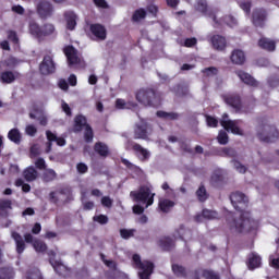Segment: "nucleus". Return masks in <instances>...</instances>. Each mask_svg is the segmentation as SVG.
Here are the masks:
<instances>
[{"mask_svg":"<svg viewBox=\"0 0 279 279\" xmlns=\"http://www.w3.org/2000/svg\"><path fill=\"white\" fill-rule=\"evenodd\" d=\"M235 73L238 77L241 80V82H243L247 86H253V87L258 86V83L256 82V80L252 77V75H250L247 72L236 71Z\"/></svg>","mask_w":279,"mask_h":279,"instance_id":"obj_18","label":"nucleus"},{"mask_svg":"<svg viewBox=\"0 0 279 279\" xmlns=\"http://www.w3.org/2000/svg\"><path fill=\"white\" fill-rule=\"evenodd\" d=\"M196 10H198V12H206L208 10V4L206 3V0H198L196 4Z\"/></svg>","mask_w":279,"mask_h":279,"instance_id":"obj_51","label":"nucleus"},{"mask_svg":"<svg viewBox=\"0 0 279 279\" xmlns=\"http://www.w3.org/2000/svg\"><path fill=\"white\" fill-rule=\"evenodd\" d=\"M14 269L12 268H1L0 269V279H13Z\"/></svg>","mask_w":279,"mask_h":279,"instance_id":"obj_35","label":"nucleus"},{"mask_svg":"<svg viewBox=\"0 0 279 279\" xmlns=\"http://www.w3.org/2000/svg\"><path fill=\"white\" fill-rule=\"evenodd\" d=\"M12 208V202L0 199V210H10Z\"/></svg>","mask_w":279,"mask_h":279,"instance_id":"obj_56","label":"nucleus"},{"mask_svg":"<svg viewBox=\"0 0 279 279\" xmlns=\"http://www.w3.org/2000/svg\"><path fill=\"white\" fill-rule=\"evenodd\" d=\"M202 276L205 279H220L219 275H217V272H215L213 270H203Z\"/></svg>","mask_w":279,"mask_h":279,"instance_id":"obj_46","label":"nucleus"},{"mask_svg":"<svg viewBox=\"0 0 279 279\" xmlns=\"http://www.w3.org/2000/svg\"><path fill=\"white\" fill-rule=\"evenodd\" d=\"M11 236L15 241L17 254H23V252H25V242L23 241L21 234L13 231Z\"/></svg>","mask_w":279,"mask_h":279,"instance_id":"obj_25","label":"nucleus"},{"mask_svg":"<svg viewBox=\"0 0 279 279\" xmlns=\"http://www.w3.org/2000/svg\"><path fill=\"white\" fill-rule=\"evenodd\" d=\"M63 51L65 53V57L68 58V64L70 66H75L76 69H80V66H84L82 56L73 46H66Z\"/></svg>","mask_w":279,"mask_h":279,"instance_id":"obj_5","label":"nucleus"},{"mask_svg":"<svg viewBox=\"0 0 279 279\" xmlns=\"http://www.w3.org/2000/svg\"><path fill=\"white\" fill-rule=\"evenodd\" d=\"M218 218H219V214H217V211L210 210V209H204L202 215L196 216V221H198V223H202L204 219H218Z\"/></svg>","mask_w":279,"mask_h":279,"instance_id":"obj_21","label":"nucleus"},{"mask_svg":"<svg viewBox=\"0 0 279 279\" xmlns=\"http://www.w3.org/2000/svg\"><path fill=\"white\" fill-rule=\"evenodd\" d=\"M101 205L105 206V208H112V198L109 196H104L101 198Z\"/></svg>","mask_w":279,"mask_h":279,"instance_id":"obj_58","label":"nucleus"},{"mask_svg":"<svg viewBox=\"0 0 279 279\" xmlns=\"http://www.w3.org/2000/svg\"><path fill=\"white\" fill-rule=\"evenodd\" d=\"M37 12L41 19H47L53 14V5L49 1H41L37 5Z\"/></svg>","mask_w":279,"mask_h":279,"instance_id":"obj_16","label":"nucleus"},{"mask_svg":"<svg viewBox=\"0 0 279 279\" xmlns=\"http://www.w3.org/2000/svg\"><path fill=\"white\" fill-rule=\"evenodd\" d=\"M94 221H97L98 223H108V216L99 215L94 217Z\"/></svg>","mask_w":279,"mask_h":279,"instance_id":"obj_61","label":"nucleus"},{"mask_svg":"<svg viewBox=\"0 0 279 279\" xmlns=\"http://www.w3.org/2000/svg\"><path fill=\"white\" fill-rule=\"evenodd\" d=\"M258 47H260V49H265L266 51H275L276 50V41H274L269 38L262 37L258 40Z\"/></svg>","mask_w":279,"mask_h":279,"instance_id":"obj_22","label":"nucleus"},{"mask_svg":"<svg viewBox=\"0 0 279 279\" xmlns=\"http://www.w3.org/2000/svg\"><path fill=\"white\" fill-rule=\"evenodd\" d=\"M232 163H233L234 169L238 170L239 173H245L247 171V168H245V166L241 165V162L233 160Z\"/></svg>","mask_w":279,"mask_h":279,"instance_id":"obj_53","label":"nucleus"},{"mask_svg":"<svg viewBox=\"0 0 279 279\" xmlns=\"http://www.w3.org/2000/svg\"><path fill=\"white\" fill-rule=\"evenodd\" d=\"M95 151H97V154H99L100 156H108V146L102 143H97L95 145Z\"/></svg>","mask_w":279,"mask_h":279,"instance_id":"obj_41","label":"nucleus"},{"mask_svg":"<svg viewBox=\"0 0 279 279\" xmlns=\"http://www.w3.org/2000/svg\"><path fill=\"white\" fill-rule=\"evenodd\" d=\"M269 264L270 266L274 267V269H279V257H276L275 255H270Z\"/></svg>","mask_w":279,"mask_h":279,"instance_id":"obj_57","label":"nucleus"},{"mask_svg":"<svg viewBox=\"0 0 279 279\" xmlns=\"http://www.w3.org/2000/svg\"><path fill=\"white\" fill-rule=\"evenodd\" d=\"M211 45L218 51H223V49H226V38L220 35H216L211 38Z\"/></svg>","mask_w":279,"mask_h":279,"instance_id":"obj_27","label":"nucleus"},{"mask_svg":"<svg viewBox=\"0 0 279 279\" xmlns=\"http://www.w3.org/2000/svg\"><path fill=\"white\" fill-rule=\"evenodd\" d=\"M149 134H151V128L147 125L145 120H141L135 126V138H149Z\"/></svg>","mask_w":279,"mask_h":279,"instance_id":"obj_14","label":"nucleus"},{"mask_svg":"<svg viewBox=\"0 0 279 279\" xmlns=\"http://www.w3.org/2000/svg\"><path fill=\"white\" fill-rule=\"evenodd\" d=\"M239 120H230L228 119V114H223L220 120V125L227 130V132H231V134H236L238 136H243V130L239 126Z\"/></svg>","mask_w":279,"mask_h":279,"instance_id":"obj_7","label":"nucleus"},{"mask_svg":"<svg viewBox=\"0 0 279 279\" xmlns=\"http://www.w3.org/2000/svg\"><path fill=\"white\" fill-rule=\"evenodd\" d=\"M136 100L143 106H158V98L153 89H141L136 94Z\"/></svg>","mask_w":279,"mask_h":279,"instance_id":"obj_4","label":"nucleus"},{"mask_svg":"<svg viewBox=\"0 0 279 279\" xmlns=\"http://www.w3.org/2000/svg\"><path fill=\"white\" fill-rule=\"evenodd\" d=\"M231 62H233V64H244L245 52H243V50L240 49L233 50L231 53Z\"/></svg>","mask_w":279,"mask_h":279,"instance_id":"obj_24","label":"nucleus"},{"mask_svg":"<svg viewBox=\"0 0 279 279\" xmlns=\"http://www.w3.org/2000/svg\"><path fill=\"white\" fill-rule=\"evenodd\" d=\"M157 117H159L160 119H166L167 121H173L174 119H178V114L167 113L165 111H158Z\"/></svg>","mask_w":279,"mask_h":279,"instance_id":"obj_43","label":"nucleus"},{"mask_svg":"<svg viewBox=\"0 0 279 279\" xmlns=\"http://www.w3.org/2000/svg\"><path fill=\"white\" fill-rule=\"evenodd\" d=\"M196 195L199 199V202H206V199H208V194L206 193V187L201 186L197 192Z\"/></svg>","mask_w":279,"mask_h":279,"instance_id":"obj_44","label":"nucleus"},{"mask_svg":"<svg viewBox=\"0 0 279 279\" xmlns=\"http://www.w3.org/2000/svg\"><path fill=\"white\" fill-rule=\"evenodd\" d=\"M145 16H147V12H145V9H138L134 12L132 20L135 23H138V21H143V19H145Z\"/></svg>","mask_w":279,"mask_h":279,"instance_id":"obj_39","label":"nucleus"},{"mask_svg":"<svg viewBox=\"0 0 279 279\" xmlns=\"http://www.w3.org/2000/svg\"><path fill=\"white\" fill-rule=\"evenodd\" d=\"M28 28L32 36H34L35 38H43V28H40V26L36 22H29Z\"/></svg>","mask_w":279,"mask_h":279,"instance_id":"obj_30","label":"nucleus"},{"mask_svg":"<svg viewBox=\"0 0 279 279\" xmlns=\"http://www.w3.org/2000/svg\"><path fill=\"white\" fill-rule=\"evenodd\" d=\"M85 29L95 40H106V27H104V25L89 24Z\"/></svg>","mask_w":279,"mask_h":279,"instance_id":"obj_9","label":"nucleus"},{"mask_svg":"<svg viewBox=\"0 0 279 279\" xmlns=\"http://www.w3.org/2000/svg\"><path fill=\"white\" fill-rule=\"evenodd\" d=\"M218 143H220V145H227V143H228V133H226V131H220L219 132Z\"/></svg>","mask_w":279,"mask_h":279,"instance_id":"obj_50","label":"nucleus"},{"mask_svg":"<svg viewBox=\"0 0 279 279\" xmlns=\"http://www.w3.org/2000/svg\"><path fill=\"white\" fill-rule=\"evenodd\" d=\"M231 204L235 210H243L247 206L248 198L241 192H234L230 196Z\"/></svg>","mask_w":279,"mask_h":279,"instance_id":"obj_10","label":"nucleus"},{"mask_svg":"<svg viewBox=\"0 0 279 279\" xmlns=\"http://www.w3.org/2000/svg\"><path fill=\"white\" fill-rule=\"evenodd\" d=\"M186 229L184 227H179L178 229L174 230L173 236L174 239H184V234H186Z\"/></svg>","mask_w":279,"mask_h":279,"instance_id":"obj_47","label":"nucleus"},{"mask_svg":"<svg viewBox=\"0 0 279 279\" xmlns=\"http://www.w3.org/2000/svg\"><path fill=\"white\" fill-rule=\"evenodd\" d=\"M24 239H25L26 243H32V245L36 252H45L47 250V244H45L40 240H35L34 235L31 233H26L24 235Z\"/></svg>","mask_w":279,"mask_h":279,"instance_id":"obj_17","label":"nucleus"},{"mask_svg":"<svg viewBox=\"0 0 279 279\" xmlns=\"http://www.w3.org/2000/svg\"><path fill=\"white\" fill-rule=\"evenodd\" d=\"M35 167H37V169H40V170H46L47 169V163L45 162V159L43 158H38L36 161H35Z\"/></svg>","mask_w":279,"mask_h":279,"instance_id":"obj_59","label":"nucleus"},{"mask_svg":"<svg viewBox=\"0 0 279 279\" xmlns=\"http://www.w3.org/2000/svg\"><path fill=\"white\" fill-rule=\"evenodd\" d=\"M46 137L48 141L46 145V154H49V151H51V143H57L59 147H64V145H66V140H64V137H58V135H56V133L51 131H46Z\"/></svg>","mask_w":279,"mask_h":279,"instance_id":"obj_12","label":"nucleus"},{"mask_svg":"<svg viewBox=\"0 0 279 279\" xmlns=\"http://www.w3.org/2000/svg\"><path fill=\"white\" fill-rule=\"evenodd\" d=\"M131 147H133L134 151H136V154L141 160H148V158L150 156L149 150L143 148L138 144H131Z\"/></svg>","mask_w":279,"mask_h":279,"instance_id":"obj_28","label":"nucleus"},{"mask_svg":"<svg viewBox=\"0 0 279 279\" xmlns=\"http://www.w3.org/2000/svg\"><path fill=\"white\" fill-rule=\"evenodd\" d=\"M53 32H56V26H53V24H46L41 29V37L51 36Z\"/></svg>","mask_w":279,"mask_h":279,"instance_id":"obj_42","label":"nucleus"},{"mask_svg":"<svg viewBox=\"0 0 279 279\" xmlns=\"http://www.w3.org/2000/svg\"><path fill=\"white\" fill-rule=\"evenodd\" d=\"M225 104L236 110L241 111V97L236 94H227L223 96Z\"/></svg>","mask_w":279,"mask_h":279,"instance_id":"obj_15","label":"nucleus"},{"mask_svg":"<svg viewBox=\"0 0 279 279\" xmlns=\"http://www.w3.org/2000/svg\"><path fill=\"white\" fill-rule=\"evenodd\" d=\"M8 138L12 143H15L16 145H19V143H21V131H19V129H12L8 133Z\"/></svg>","mask_w":279,"mask_h":279,"instance_id":"obj_33","label":"nucleus"},{"mask_svg":"<svg viewBox=\"0 0 279 279\" xmlns=\"http://www.w3.org/2000/svg\"><path fill=\"white\" fill-rule=\"evenodd\" d=\"M39 71L43 75H50L56 71V63L53 62V58L51 56H46L43 62L39 65Z\"/></svg>","mask_w":279,"mask_h":279,"instance_id":"obj_13","label":"nucleus"},{"mask_svg":"<svg viewBox=\"0 0 279 279\" xmlns=\"http://www.w3.org/2000/svg\"><path fill=\"white\" fill-rule=\"evenodd\" d=\"M204 74L207 77H213V75H217V69L216 68L206 69V70H204Z\"/></svg>","mask_w":279,"mask_h":279,"instance_id":"obj_64","label":"nucleus"},{"mask_svg":"<svg viewBox=\"0 0 279 279\" xmlns=\"http://www.w3.org/2000/svg\"><path fill=\"white\" fill-rule=\"evenodd\" d=\"M101 260L105 263V265L107 267H109V269H111L113 271L114 275L117 274H121L118 269H117V264L112 260H108L106 259V256L101 255Z\"/></svg>","mask_w":279,"mask_h":279,"instance_id":"obj_40","label":"nucleus"},{"mask_svg":"<svg viewBox=\"0 0 279 279\" xmlns=\"http://www.w3.org/2000/svg\"><path fill=\"white\" fill-rule=\"evenodd\" d=\"M26 279H43V274L37 268H33L26 272Z\"/></svg>","mask_w":279,"mask_h":279,"instance_id":"obj_37","label":"nucleus"},{"mask_svg":"<svg viewBox=\"0 0 279 279\" xmlns=\"http://www.w3.org/2000/svg\"><path fill=\"white\" fill-rule=\"evenodd\" d=\"M206 121H207V125L209 128H217V123H218L217 119H215V118H213L210 116H207L206 117Z\"/></svg>","mask_w":279,"mask_h":279,"instance_id":"obj_62","label":"nucleus"},{"mask_svg":"<svg viewBox=\"0 0 279 279\" xmlns=\"http://www.w3.org/2000/svg\"><path fill=\"white\" fill-rule=\"evenodd\" d=\"M223 22L229 25V27H234V24L236 23V19H234L232 15L226 16Z\"/></svg>","mask_w":279,"mask_h":279,"instance_id":"obj_60","label":"nucleus"},{"mask_svg":"<svg viewBox=\"0 0 279 279\" xmlns=\"http://www.w3.org/2000/svg\"><path fill=\"white\" fill-rule=\"evenodd\" d=\"M262 258L258 254L256 253H251L248 255V260H247V267L248 269H258L262 265Z\"/></svg>","mask_w":279,"mask_h":279,"instance_id":"obj_20","label":"nucleus"},{"mask_svg":"<svg viewBox=\"0 0 279 279\" xmlns=\"http://www.w3.org/2000/svg\"><path fill=\"white\" fill-rule=\"evenodd\" d=\"M17 77V73L7 71L1 74L0 80L1 82H3V84H12V82H14V80H16Z\"/></svg>","mask_w":279,"mask_h":279,"instance_id":"obj_31","label":"nucleus"},{"mask_svg":"<svg viewBox=\"0 0 279 279\" xmlns=\"http://www.w3.org/2000/svg\"><path fill=\"white\" fill-rule=\"evenodd\" d=\"M173 245V240H171V238H163L162 240H160V246L163 250H171Z\"/></svg>","mask_w":279,"mask_h":279,"instance_id":"obj_45","label":"nucleus"},{"mask_svg":"<svg viewBox=\"0 0 279 279\" xmlns=\"http://www.w3.org/2000/svg\"><path fill=\"white\" fill-rule=\"evenodd\" d=\"M36 132H38V130L33 124H28L25 129V133L28 136H36Z\"/></svg>","mask_w":279,"mask_h":279,"instance_id":"obj_55","label":"nucleus"},{"mask_svg":"<svg viewBox=\"0 0 279 279\" xmlns=\"http://www.w3.org/2000/svg\"><path fill=\"white\" fill-rule=\"evenodd\" d=\"M44 171H45L44 178L47 182H49L56 178V171H53L52 169H46Z\"/></svg>","mask_w":279,"mask_h":279,"instance_id":"obj_48","label":"nucleus"},{"mask_svg":"<svg viewBox=\"0 0 279 279\" xmlns=\"http://www.w3.org/2000/svg\"><path fill=\"white\" fill-rule=\"evenodd\" d=\"M172 271L175 274V276H184V267L180 265H172Z\"/></svg>","mask_w":279,"mask_h":279,"instance_id":"obj_54","label":"nucleus"},{"mask_svg":"<svg viewBox=\"0 0 279 279\" xmlns=\"http://www.w3.org/2000/svg\"><path fill=\"white\" fill-rule=\"evenodd\" d=\"M116 108L118 110H136V104L118 98L116 100Z\"/></svg>","mask_w":279,"mask_h":279,"instance_id":"obj_26","label":"nucleus"},{"mask_svg":"<svg viewBox=\"0 0 279 279\" xmlns=\"http://www.w3.org/2000/svg\"><path fill=\"white\" fill-rule=\"evenodd\" d=\"M260 222L252 217L250 211H241L239 218L230 222V228L235 234H246L254 236L258 232Z\"/></svg>","mask_w":279,"mask_h":279,"instance_id":"obj_1","label":"nucleus"},{"mask_svg":"<svg viewBox=\"0 0 279 279\" xmlns=\"http://www.w3.org/2000/svg\"><path fill=\"white\" fill-rule=\"evenodd\" d=\"M50 199L51 202H58L59 199H61V202H65L66 199V194H64V192H51L50 193Z\"/></svg>","mask_w":279,"mask_h":279,"instance_id":"obj_38","label":"nucleus"},{"mask_svg":"<svg viewBox=\"0 0 279 279\" xmlns=\"http://www.w3.org/2000/svg\"><path fill=\"white\" fill-rule=\"evenodd\" d=\"M31 119H38L40 125H47V117L43 111H35L29 113Z\"/></svg>","mask_w":279,"mask_h":279,"instance_id":"obj_34","label":"nucleus"},{"mask_svg":"<svg viewBox=\"0 0 279 279\" xmlns=\"http://www.w3.org/2000/svg\"><path fill=\"white\" fill-rule=\"evenodd\" d=\"M23 177L26 182H34L38 178V171H36L35 167L31 166L23 171Z\"/></svg>","mask_w":279,"mask_h":279,"instance_id":"obj_29","label":"nucleus"},{"mask_svg":"<svg viewBox=\"0 0 279 279\" xmlns=\"http://www.w3.org/2000/svg\"><path fill=\"white\" fill-rule=\"evenodd\" d=\"M48 256H50V265L53 267L54 271L59 274V276H66V274H69V268H66L62 262L56 259V253L53 251H50Z\"/></svg>","mask_w":279,"mask_h":279,"instance_id":"obj_11","label":"nucleus"},{"mask_svg":"<svg viewBox=\"0 0 279 279\" xmlns=\"http://www.w3.org/2000/svg\"><path fill=\"white\" fill-rule=\"evenodd\" d=\"M197 44V39H195V38H187V39H185L184 41H183V46L184 47H193L194 45H196Z\"/></svg>","mask_w":279,"mask_h":279,"instance_id":"obj_63","label":"nucleus"},{"mask_svg":"<svg viewBox=\"0 0 279 279\" xmlns=\"http://www.w3.org/2000/svg\"><path fill=\"white\" fill-rule=\"evenodd\" d=\"M133 267L138 269V278L140 279H149L151 274H154V263L149 260H141V255H133Z\"/></svg>","mask_w":279,"mask_h":279,"instance_id":"obj_3","label":"nucleus"},{"mask_svg":"<svg viewBox=\"0 0 279 279\" xmlns=\"http://www.w3.org/2000/svg\"><path fill=\"white\" fill-rule=\"evenodd\" d=\"M265 10L259 9L254 11L253 13V24L255 25V27H263V25L265 24Z\"/></svg>","mask_w":279,"mask_h":279,"instance_id":"obj_19","label":"nucleus"},{"mask_svg":"<svg viewBox=\"0 0 279 279\" xmlns=\"http://www.w3.org/2000/svg\"><path fill=\"white\" fill-rule=\"evenodd\" d=\"M19 64V60L13 57H10L4 62L1 63L2 69H14Z\"/></svg>","mask_w":279,"mask_h":279,"instance_id":"obj_36","label":"nucleus"},{"mask_svg":"<svg viewBox=\"0 0 279 279\" xmlns=\"http://www.w3.org/2000/svg\"><path fill=\"white\" fill-rule=\"evenodd\" d=\"M81 130H85V141L86 143H90L93 141V129L86 124V117L84 116H77L75 118L74 132H81Z\"/></svg>","mask_w":279,"mask_h":279,"instance_id":"obj_6","label":"nucleus"},{"mask_svg":"<svg viewBox=\"0 0 279 279\" xmlns=\"http://www.w3.org/2000/svg\"><path fill=\"white\" fill-rule=\"evenodd\" d=\"M120 234L122 239H132L134 236V230L133 229H122L120 230Z\"/></svg>","mask_w":279,"mask_h":279,"instance_id":"obj_49","label":"nucleus"},{"mask_svg":"<svg viewBox=\"0 0 279 279\" xmlns=\"http://www.w3.org/2000/svg\"><path fill=\"white\" fill-rule=\"evenodd\" d=\"M64 16L68 29H75V26L77 25V15H75L73 11H68Z\"/></svg>","mask_w":279,"mask_h":279,"instance_id":"obj_23","label":"nucleus"},{"mask_svg":"<svg viewBox=\"0 0 279 279\" xmlns=\"http://www.w3.org/2000/svg\"><path fill=\"white\" fill-rule=\"evenodd\" d=\"M257 134L260 141L266 143H274L278 138V131L269 125L258 126Z\"/></svg>","mask_w":279,"mask_h":279,"instance_id":"obj_8","label":"nucleus"},{"mask_svg":"<svg viewBox=\"0 0 279 279\" xmlns=\"http://www.w3.org/2000/svg\"><path fill=\"white\" fill-rule=\"evenodd\" d=\"M173 206H175V203H173L172 201L166 198L159 199V208L160 210H162V213H169V210H171Z\"/></svg>","mask_w":279,"mask_h":279,"instance_id":"obj_32","label":"nucleus"},{"mask_svg":"<svg viewBox=\"0 0 279 279\" xmlns=\"http://www.w3.org/2000/svg\"><path fill=\"white\" fill-rule=\"evenodd\" d=\"M37 156H40V145L34 144L31 147V158H36Z\"/></svg>","mask_w":279,"mask_h":279,"instance_id":"obj_52","label":"nucleus"},{"mask_svg":"<svg viewBox=\"0 0 279 279\" xmlns=\"http://www.w3.org/2000/svg\"><path fill=\"white\" fill-rule=\"evenodd\" d=\"M131 197L133 202H140L141 204H146V208H149L154 204V197L156 193L151 192V186H142L138 191L131 192Z\"/></svg>","mask_w":279,"mask_h":279,"instance_id":"obj_2","label":"nucleus"}]
</instances>
